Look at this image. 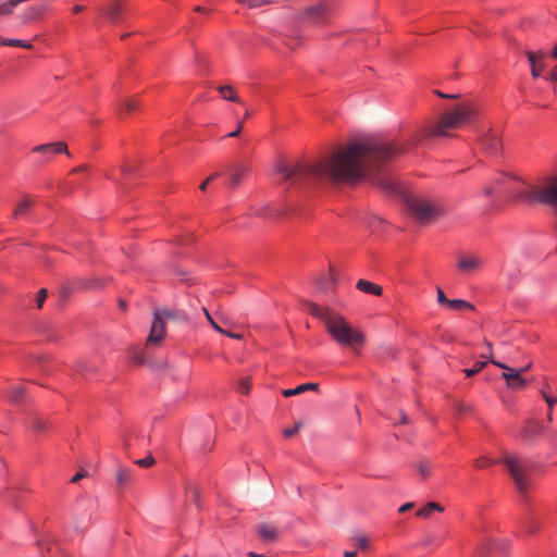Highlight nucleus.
<instances>
[{
	"label": "nucleus",
	"instance_id": "58",
	"mask_svg": "<svg viewBox=\"0 0 557 557\" xmlns=\"http://www.w3.org/2000/svg\"><path fill=\"white\" fill-rule=\"evenodd\" d=\"M84 9H85V8H84L83 5H75V7L73 8V12H74V13H79V12L84 11Z\"/></svg>",
	"mask_w": 557,
	"mask_h": 557
},
{
	"label": "nucleus",
	"instance_id": "41",
	"mask_svg": "<svg viewBox=\"0 0 557 557\" xmlns=\"http://www.w3.org/2000/svg\"><path fill=\"white\" fill-rule=\"evenodd\" d=\"M543 431V428L541 425L534 424L530 429H527L524 431L525 436H533L536 433H541Z\"/></svg>",
	"mask_w": 557,
	"mask_h": 557
},
{
	"label": "nucleus",
	"instance_id": "60",
	"mask_svg": "<svg viewBox=\"0 0 557 557\" xmlns=\"http://www.w3.org/2000/svg\"><path fill=\"white\" fill-rule=\"evenodd\" d=\"M357 556V553L356 552H346L344 557H356Z\"/></svg>",
	"mask_w": 557,
	"mask_h": 557
},
{
	"label": "nucleus",
	"instance_id": "40",
	"mask_svg": "<svg viewBox=\"0 0 557 557\" xmlns=\"http://www.w3.org/2000/svg\"><path fill=\"white\" fill-rule=\"evenodd\" d=\"M46 298H47V289L46 288H41L38 292L37 297H36V301H37L38 308L42 307L44 301L46 300Z\"/></svg>",
	"mask_w": 557,
	"mask_h": 557
},
{
	"label": "nucleus",
	"instance_id": "5",
	"mask_svg": "<svg viewBox=\"0 0 557 557\" xmlns=\"http://www.w3.org/2000/svg\"><path fill=\"white\" fill-rule=\"evenodd\" d=\"M500 462L507 467L508 472L515 482L517 491L521 495H524L531 486V462L518 455H505Z\"/></svg>",
	"mask_w": 557,
	"mask_h": 557
},
{
	"label": "nucleus",
	"instance_id": "39",
	"mask_svg": "<svg viewBox=\"0 0 557 557\" xmlns=\"http://www.w3.org/2000/svg\"><path fill=\"white\" fill-rule=\"evenodd\" d=\"M131 359L136 364H143L144 361H145V356H144V354L141 351L135 350V351L132 352Z\"/></svg>",
	"mask_w": 557,
	"mask_h": 557
},
{
	"label": "nucleus",
	"instance_id": "2",
	"mask_svg": "<svg viewBox=\"0 0 557 557\" xmlns=\"http://www.w3.org/2000/svg\"><path fill=\"white\" fill-rule=\"evenodd\" d=\"M308 310L313 317L324 322L327 332L339 345L354 351H357L363 345V334L352 329L342 315L313 302L308 305Z\"/></svg>",
	"mask_w": 557,
	"mask_h": 557
},
{
	"label": "nucleus",
	"instance_id": "3",
	"mask_svg": "<svg viewBox=\"0 0 557 557\" xmlns=\"http://www.w3.org/2000/svg\"><path fill=\"white\" fill-rule=\"evenodd\" d=\"M511 180L521 182L525 185L524 188H519L512 191V199L515 201L525 203H543L550 206L557 215V176L550 178L542 188L529 186L522 178L516 174L509 173Z\"/></svg>",
	"mask_w": 557,
	"mask_h": 557
},
{
	"label": "nucleus",
	"instance_id": "27",
	"mask_svg": "<svg viewBox=\"0 0 557 557\" xmlns=\"http://www.w3.org/2000/svg\"><path fill=\"white\" fill-rule=\"evenodd\" d=\"M418 472L423 479H426L432 471V465L428 460H421L417 465Z\"/></svg>",
	"mask_w": 557,
	"mask_h": 557
},
{
	"label": "nucleus",
	"instance_id": "36",
	"mask_svg": "<svg viewBox=\"0 0 557 557\" xmlns=\"http://www.w3.org/2000/svg\"><path fill=\"white\" fill-rule=\"evenodd\" d=\"M305 392V387L301 386V385H298L297 387L295 388H289V389H284L282 392V394L285 396V397H290V396H295V395H298L300 393Z\"/></svg>",
	"mask_w": 557,
	"mask_h": 557
},
{
	"label": "nucleus",
	"instance_id": "7",
	"mask_svg": "<svg viewBox=\"0 0 557 557\" xmlns=\"http://www.w3.org/2000/svg\"><path fill=\"white\" fill-rule=\"evenodd\" d=\"M491 362L504 370L502 377L505 380L509 388L523 389L527 386L528 381L522 377L523 370L510 368L506 363L499 362L495 359H491Z\"/></svg>",
	"mask_w": 557,
	"mask_h": 557
},
{
	"label": "nucleus",
	"instance_id": "53",
	"mask_svg": "<svg viewBox=\"0 0 557 557\" xmlns=\"http://www.w3.org/2000/svg\"><path fill=\"white\" fill-rule=\"evenodd\" d=\"M300 385L305 387V391L318 388V384H315V383H306V384H300Z\"/></svg>",
	"mask_w": 557,
	"mask_h": 557
},
{
	"label": "nucleus",
	"instance_id": "18",
	"mask_svg": "<svg viewBox=\"0 0 557 557\" xmlns=\"http://www.w3.org/2000/svg\"><path fill=\"white\" fill-rule=\"evenodd\" d=\"M218 91L221 97L227 101L238 102L240 103V98L238 97L235 88L232 85H223L218 87Z\"/></svg>",
	"mask_w": 557,
	"mask_h": 557
},
{
	"label": "nucleus",
	"instance_id": "6",
	"mask_svg": "<svg viewBox=\"0 0 557 557\" xmlns=\"http://www.w3.org/2000/svg\"><path fill=\"white\" fill-rule=\"evenodd\" d=\"M410 213L420 223H430L443 214V209L435 202L423 198H412L408 200Z\"/></svg>",
	"mask_w": 557,
	"mask_h": 557
},
{
	"label": "nucleus",
	"instance_id": "55",
	"mask_svg": "<svg viewBox=\"0 0 557 557\" xmlns=\"http://www.w3.org/2000/svg\"><path fill=\"white\" fill-rule=\"evenodd\" d=\"M380 184H381L384 188H386V189H388V190H394V185H393L392 183H387V182L385 183V182L381 181V182H380Z\"/></svg>",
	"mask_w": 557,
	"mask_h": 557
},
{
	"label": "nucleus",
	"instance_id": "19",
	"mask_svg": "<svg viewBox=\"0 0 557 557\" xmlns=\"http://www.w3.org/2000/svg\"><path fill=\"white\" fill-rule=\"evenodd\" d=\"M433 511H438V512H443L444 511V507H442L440 504L437 503H434V502H430L428 503L423 508L419 509L416 515L417 517L419 518H429L431 517V515L433 513Z\"/></svg>",
	"mask_w": 557,
	"mask_h": 557
},
{
	"label": "nucleus",
	"instance_id": "9",
	"mask_svg": "<svg viewBox=\"0 0 557 557\" xmlns=\"http://www.w3.org/2000/svg\"><path fill=\"white\" fill-rule=\"evenodd\" d=\"M165 334V321L160 317V314H157V312L153 313V321L150 327V333L147 339L148 344H159Z\"/></svg>",
	"mask_w": 557,
	"mask_h": 557
},
{
	"label": "nucleus",
	"instance_id": "10",
	"mask_svg": "<svg viewBox=\"0 0 557 557\" xmlns=\"http://www.w3.org/2000/svg\"><path fill=\"white\" fill-rule=\"evenodd\" d=\"M33 152L41 153L47 158H50L51 156L58 153H66L67 156H70L67 146L64 141L49 143L36 146L33 148Z\"/></svg>",
	"mask_w": 557,
	"mask_h": 557
},
{
	"label": "nucleus",
	"instance_id": "38",
	"mask_svg": "<svg viewBox=\"0 0 557 557\" xmlns=\"http://www.w3.org/2000/svg\"><path fill=\"white\" fill-rule=\"evenodd\" d=\"M274 3L273 0H249L248 8L256 9L265 4Z\"/></svg>",
	"mask_w": 557,
	"mask_h": 557
},
{
	"label": "nucleus",
	"instance_id": "20",
	"mask_svg": "<svg viewBox=\"0 0 557 557\" xmlns=\"http://www.w3.org/2000/svg\"><path fill=\"white\" fill-rule=\"evenodd\" d=\"M154 312L160 314V317L165 320H176V321H186L187 317L180 311L170 310V309H157Z\"/></svg>",
	"mask_w": 557,
	"mask_h": 557
},
{
	"label": "nucleus",
	"instance_id": "1",
	"mask_svg": "<svg viewBox=\"0 0 557 557\" xmlns=\"http://www.w3.org/2000/svg\"><path fill=\"white\" fill-rule=\"evenodd\" d=\"M476 114L473 103L462 102L405 141L366 138L351 141L308 165L298 166L293 162L281 161V184L288 182L290 186L301 187L324 182L354 183L364 177L372 178L387 162L406 153L422 138L447 137L450 131L471 124Z\"/></svg>",
	"mask_w": 557,
	"mask_h": 557
},
{
	"label": "nucleus",
	"instance_id": "51",
	"mask_svg": "<svg viewBox=\"0 0 557 557\" xmlns=\"http://www.w3.org/2000/svg\"><path fill=\"white\" fill-rule=\"evenodd\" d=\"M437 96L441 97V98H447V99H457L459 97V95H454V94H443L441 91H436Z\"/></svg>",
	"mask_w": 557,
	"mask_h": 557
},
{
	"label": "nucleus",
	"instance_id": "63",
	"mask_svg": "<svg viewBox=\"0 0 557 557\" xmlns=\"http://www.w3.org/2000/svg\"><path fill=\"white\" fill-rule=\"evenodd\" d=\"M541 394H542V396H543V398L545 399V401H546V403H547V398H550V397H552V396H550V395H548L545 391H542V392H541Z\"/></svg>",
	"mask_w": 557,
	"mask_h": 557
},
{
	"label": "nucleus",
	"instance_id": "48",
	"mask_svg": "<svg viewBox=\"0 0 557 557\" xmlns=\"http://www.w3.org/2000/svg\"><path fill=\"white\" fill-rule=\"evenodd\" d=\"M485 345H486V348L488 350V355L482 354L481 357L482 358H487L491 361V359H494L493 352H492V344L486 341Z\"/></svg>",
	"mask_w": 557,
	"mask_h": 557
},
{
	"label": "nucleus",
	"instance_id": "32",
	"mask_svg": "<svg viewBox=\"0 0 557 557\" xmlns=\"http://www.w3.org/2000/svg\"><path fill=\"white\" fill-rule=\"evenodd\" d=\"M355 541V545L361 549V550H366L369 548V540L363 536V535H358L354 539Z\"/></svg>",
	"mask_w": 557,
	"mask_h": 557
},
{
	"label": "nucleus",
	"instance_id": "29",
	"mask_svg": "<svg viewBox=\"0 0 557 557\" xmlns=\"http://www.w3.org/2000/svg\"><path fill=\"white\" fill-rule=\"evenodd\" d=\"M24 395V387L16 385L13 386L10 391L9 398L12 403L17 404Z\"/></svg>",
	"mask_w": 557,
	"mask_h": 557
},
{
	"label": "nucleus",
	"instance_id": "25",
	"mask_svg": "<svg viewBox=\"0 0 557 557\" xmlns=\"http://www.w3.org/2000/svg\"><path fill=\"white\" fill-rule=\"evenodd\" d=\"M195 63L198 66L200 73H205L208 70V58L198 50H195Z\"/></svg>",
	"mask_w": 557,
	"mask_h": 557
},
{
	"label": "nucleus",
	"instance_id": "17",
	"mask_svg": "<svg viewBox=\"0 0 557 557\" xmlns=\"http://www.w3.org/2000/svg\"><path fill=\"white\" fill-rule=\"evenodd\" d=\"M356 287L363 293L372 294L375 296H381L383 290L380 285H376L366 280H359L357 282Z\"/></svg>",
	"mask_w": 557,
	"mask_h": 557
},
{
	"label": "nucleus",
	"instance_id": "23",
	"mask_svg": "<svg viewBox=\"0 0 557 557\" xmlns=\"http://www.w3.org/2000/svg\"><path fill=\"white\" fill-rule=\"evenodd\" d=\"M132 470L121 467L116 472V482L119 486H124L132 478Z\"/></svg>",
	"mask_w": 557,
	"mask_h": 557
},
{
	"label": "nucleus",
	"instance_id": "59",
	"mask_svg": "<svg viewBox=\"0 0 557 557\" xmlns=\"http://www.w3.org/2000/svg\"><path fill=\"white\" fill-rule=\"evenodd\" d=\"M400 417H401V420H400L401 423H404V424L408 423V417L406 416L405 412H401Z\"/></svg>",
	"mask_w": 557,
	"mask_h": 557
},
{
	"label": "nucleus",
	"instance_id": "11",
	"mask_svg": "<svg viewBox=\"0 0 557 557\" xmlns=\"http://www.w3.org/2000/svg\"><path fill=\"white\" fill-rule=\"evenodd\" d=\"M230 171V185L232 188L237 187L242 180L249 173L250 168L245 163H233L228 168Z\"/></svg>",
	"mask_w": 557,
	"mask_h": 557
},
{
	"label": "nucleus",
	"instance_id": "24",
	"mask_svg": "<svg viewBox=\"0 0 557 557\" xmlns=\"http://www.w3.org/2000/svg\"><path fill=\"white\" fill-rule=\"evenodd\" d=\"M32 207H33L32 200H29L27 198L23 199L18 203L16 209L14 210V216L15 218L25 216L27 214V212L30 210Z\"/></svg>",
	"mask_w": 557,
	"mask_h": 557
},
{
	"label": "nucleus",
	"instance_id": "52",
	"mask_svg": "<svg viewBox=\"0 0 557 557\" xmlns=\"http://www.w3.org/2000/svg\"><path fill=\"white\" fill-rule=\"evenodd\" d=\"M221 334H224L228 337H232V338H236V339H240L243 336L242 334H235V333H231V332H227L225 330H223V332H220Z\"/></svg>",
	"mask_w": 557,
	"mask_h": 557
},
{
	"label": "nucleus",
	"instance_id": "30",
	"mask_svg": "<svg viewBox=\"0 0 557 557\" xmlns=\"http://www.w3.org/2000/svg\"><path fill=\"white\" fill-rule=\"evenodd\" d=\"M486 366V362L485 361H478L474 363V366L470 369H465L463 372L465 374L470 377L476 373H479L481 370H483Z\"/></svg>",
	"mask_w": 557,
	"mask_h": 557
},
{
	"label": "nucleus",
	"instance_id": "62",
	"mask_svg": "<svg viewBox=\"0 0 557 557\" xmlns=\"http://www.w3.org/2000/svg\"><path fill=\"white\" fill-rule=\"evenodd\" d=\"M195 11H196V12H201V13H202V12H208V10H207V9H205V8H202V7H199V5L195 8Z\"/></svg>",
	"mask_w": 557,
	"mask_h": 557
},
{
	"label": "nucleus",
	"instance_id": "31",
	"mask_svg": "<svg viewBox=\"0 0 557 557\" xmlns=\"http://www.w3.org/2000/svg\"><path fill=\"white\" fill-rule=\"evenodd\" d=\"M138 108V102L135 99L125 100L123 103V112L132 113Z\"/></svg>",
	"mask_w": 557,
	"mask_h": 557
},
{
	"label": "nucleus",
	"instance_id": "14",
	"mask_svg": "<svg viewBox=\"0 0 557 557\" xmlns=\"http://www.w3.org/2000/svg\"><path fill=\"white\" fill-rule=\"evenodd\" d=\"M483 146L485 150L492 156L498 154L502 150V141L496 134L486 135L483 139Z\"/></svg>",
	"mask_w": 557,
	"mask_h": 557
},
{
	"label": "nucleus",
	"instance_id": "49",
	"mask_svg": "<svg viewBox=\"0 0 557 557\" xmlns=\"http://www.w3.org/2000/svg\"><path fill=\"white\" fill-rule=\"evenodd\" d=\"M87 475L86 472L84 471H81V472H77L72 479H71V482L72 483H76L78 482L81 479L85 478Z\"/></svg>",
	"mask_w": 557,
	"mask_h": 557
},
{
	"label": "nucleus",
	"instance_id": "64",
	"mask_svg": "<svg viewBox=\"0 0 557 557\" xmlns=\"http://www.w3.org/2000/svg\"><path fill=\"white\" fill-rule=\"evenodd\" d=\"M552 55L554 59L557 60V45L555 46V48L553 49V52H552Z\"/></svg>",
	"mask_w": 557,
	"mask_h": 557
},
{
	"label": "nucleus",
	"instance_id": "35",
	"mask_svg": "<svg viewBox=\"0 0 557 557\" xmlns=\"http://www.w3.org/2000/svg\"><path fill=\"white\" fill-rule=\"evenodd\" d=\"M202 311H203V314L206 317V319L208 320V322L210 323V325L216 331V332H223V329H221L216 322L213 320L212 315L209 313V311L207 310V308H202Z\"/></svg>",
	"mask_w": 557,
	"mask_h": 557
},
{
	"label": "nucleus",
	"instance_id": "8",
	"mask_svg": "<svg viewBox=\"0 0 557 557\" xmlns=\"http://www.w3.org/2000/svg\"><path fill=\"white\" fill-rule=\"evenodd\" d=\"M484 265V259L475 253H462L458 258L457 268L463 274L479 272Z\"/></svg>",
	"mask_w": 557,
	"mask_h": 557
},
{
	"label": "nucleus",
	"instance_id": "16",
	"mask_svg": "<svg viewBox=\"0 0 557 557\" xmlns=\"http://www.w3.org/2000/svg\"><path fill=\"white\" fill-rule=\"evenodd\" d=\"M74 370L83 376L98 373V367L85 359L77 360L74 364Z\"/></svg>",
	"mask_w": 557,
	"mask_h": 557
},
{
	"label": "nucleus",
	"instance_id": "56",
	"mask_svg": "<svg viewBox=\"0 0 557 557\" xmlns=\"http://www.w3.org/2000/svg\"><path fill=\"white\" fill-rule=\"evenodd\" d=\"M555 404H557V397L547 398V405L552 408Z\"/></svg>",
	"mask_w": 557,
	"mask_h": 557
},
{
	"label": "nucleus",
	"instance_id": "44",
	"mask_svg": "<svg viewBox=\"0 0 557 557\" xmlns=\"http://www.w3.org/2000/svg\"><path fill=\"white\" fill-rule=\"evenodd\" d=\"M437 301L438 304L445 306H447L449 301V299L445 296L444 292L440 287H437Z\"/></svg>",
	"mask_w": 557,
	"mask_h": 557
},
{
	"label": "nucleus",
	"instance_id": "42",
	"mask_svg": "<svg viewBox=\"0 0 557 557\" xmlns=\"http://www.w3.org/2000/svg\"><path fill=\"white\" fill-rule=\"evenodd\" d=\"M300 428H301V423H300V422H298V423H296V424H295V426H294V428H292V429H286V430L284 431V435H285L286 437H292L293 435H295V434L299 431V429H300Z\"/></svg>",
	"mask_w": 557,
	"mask_h": 557
},
{
	"label": "nucleus",
	"instance_id": "57",
	"mask_svg": "<svg viewBox=\"0 0 557 557\" xmlns=\"http://www.w3.org/2000/svg\"><path fill=\"white\" fill-rule=\"evenodd\" d=\"M527 530H528V532L533 533V532H535V530H536V525H535V524H533V523H530V524L527 527Z\"/></svg>",
	"mask_w": 557,
	"mask_h": 557
},
{
	"label": "nucleus",
	"instance_id": "43",
	"mask_svg": "<svg viewBox=\"0 0 557 557\" xmlns=\"http://www.w3.org/2000/svg\"><path fill=\"white\" fill-rule=\"evenodd\" d=\"M187 494H190L193 496V499L194 502L197 504L198 503V497H199V492L197 490L196 486L194 485H188L187 486Z\"/></svg>",
	"mask_w": 557,
	"mask_h": 557
},
{
	"label": "nucleus",
	"instance_id": "47",
	"mask_svg": "<svg viewBox=\"0 0 557 557\" xmlns=\"http://www.w3.org/2000/svg\"><path fill=\"white\" fill-rule=\"evenodd\" d=\"M414 507V504L413 503H406L404 505H401L398 509V511L400 513H405L407 512L408 510L412 509Z\"/></svg>",
	"mask_w": 557,
	"mask_h": 557
},
{
	"label": "nucleus",
	"instance_id": "21",
	"mask_svg": "<svg viewBox=\"0 0 557 557\" xmlns=\"http://www.w3.org/2000/svg\"><path fill=\"white\" fill-rule=\"evenodd\" d=\"M258 531H259V534H260L262 540H264V541H274L275 535H276L274 527H271V525H269L267 523H261L258 527Z\"/></svg>",
	"mask_w": 557,
	"mask_h": 557
},
{
	"label": "nucleus",
	"instance_id": "12",
	"mask_svg": "<svg viewBox=\"0 0 557 557\" xmlns=\"http://www.w3.org/2000/svg\"><path fill=\"white\" fill-rule=\"evenodd\" d=\"M524 53H525V55L530 62V65H531V75L534 78H537L541 74V71L544 69V63H543V59L545 55L544 52L542 50H539L536 52L525 50Z\"/></svg>",
	"mask_w": 557,
	"mask_h": 557
},
{
	"label": "nucleus",
	"instance_id": "4",
	"mask_svg": "<svg viewBox=\"0 0 557 557\" xmlns=\"http://www.w3.org/2000/svg\"><path fill=\"white\" fill-rule=\"evenodd\" d=\"M334 13L335 8L333 2L322 0L298 12L292 13L289 20L295 22L299 27H318L327 24Z\"/></svg>",
	"mask_w": 557,
	"mask_h": 557
},
{
	"label": "nucleus",
	"instance_id": "28",
	"mask_svg": "<svg viewBox=\"0 0 557 557\" xmlns=\"http://www.w3.org/2000/svg\"><path fill=\"white\" fill-rule=\"evenodd\" d=\"M237 388L240 394L248 395L251 389V379L249 376L240 377Z\"/></svg>",
	"mask_w": 557,
	"mask_h": 557
},
{
	"label": "nucleus",
	"instance_id": "45",
	"mask_svg": "<svg viewBox=\"0 0 557 557\" xmlns=\"http://www.w3.org/2000/svg\"><path fill=\"white\" fill-rule=\"evenodd\" d=\"M219 175H220V173H214V174H212L211 176H209V177H208V178H207V180H206V181H205V182L199 186L200 190L205 191V190H206V188H207V186H208V184H209L211 181H213L215 177H218Z\"/></svg>",
	"mask_w": 557,
	"mask_h": 557
},
{
	"label": "nucleus",
	"instance_id": "54",
	"mask_svg": "<svg viewBox=\"0 0 557 557\" xmlns=\"http://www.w3.org/2000/svg\"><path fill=\"white\" fill-rule=\"evenodd\" d=\"M549 78H550L552 81H554V82H557V66H555V67L552 70V72H550V74H549Z\"/></svg>",
	"mask_w": 557,
	"mask_h": 557
},
{
	"label": "nucleus",
	"instance_id": "26",
	"mask_svg": "<svg viewBox=\"0 0 557 557\" xmlns=\"http://www.w3.org/2000/svg\"><path fill=\"white\" fill-rule=\"evenodd\" d=\"M2 46L21 47L24 49H33V45L22 39H1Z\"/></svg>",
	"mask_w": 557,
	"mask_h": 557
},
{
	"label": "nucleus",
	"instance_id": "46",
	"mask_svg": "<svg viewBox=\"0 0 557 557\" xmlns=\"http://www.w3.org/2000/svg\"><path fill=\"white\" fill-rule=\"evenodd\" d=\"M243 125H244V122L239 121L237 123V128L235 131L231 132L230 134H227V137H237L242 132Z\"/></svg>",
	"mask_w": 557,
	"mask_h": 557
},
{
	"label": "nucleus",
	"instance_id": "13",
	"mask_svg": "<svg viewBox=\"0 0 557 557\" xmlns=\"http://www.w3.org/2000/svg\"><path fill=\"white\" fill-rule=\"evenodd\" d=\"M100 11L113 23H116L119 21V17L124 11L123 4L117 1L113 0L104 4L100 8Z\"/></svg>",
	"mask_w": 557,
	"mask_h": 557
},
{
	"label": "nucleus",
	"instance_id": "22",
	"mask_svg": "<svg viewBox=\"0 0 557 557\" xmlns=\"http://www.w3.org/2000/svg\"><path fill=\"white\" fill-rule=\"evenodd\" d=\"M447 307L453 310H466V309L473 310L474 309V307L471 302L466 301L463 299H453V300L449 299Z\"/></svg>",
	"mask_w": 557,
	"mask_h": 557
},
{
	"label": "nucleus",
	"instance_id": "34",
	"mask_svg": "<svg viewBox=\"0 0 557 557\" xmlns=\"http://www.w3.org/2000/svg\"><path fill=\"white\" fill-rule=\"evenodd\" d=\"M33 428L38 432H44L47 429V421L40 418H36L33 421Z\"/></svg>",
	"mask_w": 557,
	"mask_h": 557
},
{
	"label": "nucleus",
	"instance_id": "33",
	"mask_svg": "<svg viewBox=\"0 0 557 557\" xmlns=\"http://www.w3.org/2000/svg\"><path fill=\"white\" fill-rule=\"evenodd\" d=\"M493 463H494V461H492L491 459H488L486 457L478 458L473 462L474 467L479 468V469L488 467V466H491Z\"/></svg>",
	"mask_w": 557,
	"mask_h": 557
},
{
	"label": "nucleus",
	"instance_id": "37",
	"mask_svg": "<svg viewBox=\"0 0 557 557\" xmlns=\"http://www.w3.org/2000/svg\"><path fill=\"white\" fill-rule=\"evenodd\" d=\"M135 463L139 467L149 468L154 463V459L152 456H147L146 458L136 460Z\"/></svg>",
	"mask_w": 557,
	"mask_h": 557
},
{
	"label": "nucleus",
	"instance_id": "61",
	"mask_svg": "<svg viewBox=\"0 0 557 557\" xmlns=\"http://www.w3.org/2000/svg\"><path fill=\"white\" fill-rule=\"evenodd\" d=\"M483 193H484L485 196H490L492 194V188L491 187H485L483 189Z\"/></svg>",
	"mask_w": 557,
	"mask_h": 557
},
{
	"label": "nucleus",
	"instance_id": "50",
	"mask_svg": "<svg viewBox=\"0 0 557 557\" xmlns=\"http://www.w3.org/2000/svg\"><path fill=\"white\" fill-rule=\"evenodd\" d=\"M469 409H470V407H469L468 405H465V404H458V405L456 406V410H457L459 413L467 412Z\"/></svg>",
	"mask_w": 557,
	"mask_h": 557
},
{
	"label": "nucleus",
	"instance_id": "15",
	"mask_svg": "<svg viewBox=\"0 0 557 557\" xmlns=\"http://www.w3.org/2000/svg\"><path fill=\"white\" fill-rule=\"evenodd\" d=\"M45 10L46 5L44 3L32 5L21 15V20L24 24H28L38 18Z\"/></svg>",
	"mask_w": 557,
	"mask_h": 557
}]
</instances>
